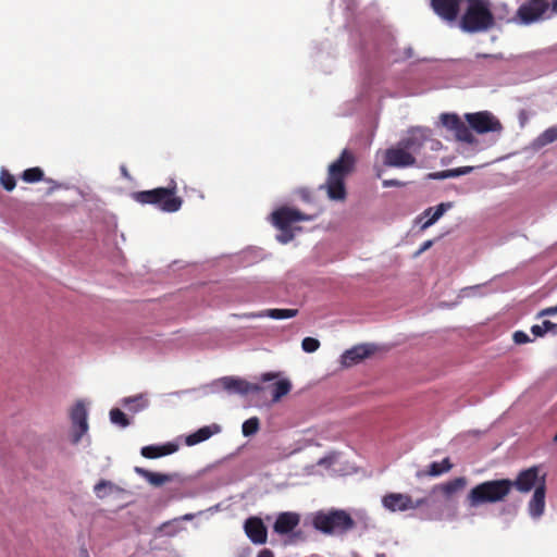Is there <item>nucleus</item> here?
I'll return each instance as SVG.
<instances>
[{
	"mask_svg": "<svg viewBox=\"0 0 557 557\" xmlns=\"http://www.w3.org/2000/svg\"><path fill=\"white\" fill-rule=\"evenodd\" d=\"M442 125L451 132L455 138L470 145L476 143L471 131L478 134L500 133L503 125L499 120L490 111L466 113L465 120L468 125L456 113H443L440 116Z\"/></svg>",
	"mask_w": 557,
	"mask_h": 557,
	"instance_id": "f257e3e1",
	"label": "nucleus"
},
{
	"mask_svg": "<svg viewBox=\"0 0 557 557\" xmlns=\"http://www.w3.org/2000/svg\"><path fill=\"white\" fill-rule=\"evenodd\" d=\"M356 158L354 153L344 149L341 156L329 165L327 178L321 188H325L332 200H345L347 196L345 181L354 172Z\"/></svg>",
	"mask_w": 557,
	"mask_h": 557,
	"instance_id": "f03ea898",
	"label": "nucleus"
},
{
	"mask_svg": "<svg viewBox=\"0 0 557 557\" xmlns=\"http://www.w3.org/2000/svg\"><path fill=\"white\" fill-rule=\"evenodd\" d=\"M512 491L510 479L484 481L472 487L467 495V503L475 508L484 504H496L506 500Z\"/></svg>",
	"mask_w": 557,
	"mask_h": 557,
	"instance_id": "7ed1b4c3",
	"label": "nucleus"
},
{
	"mask_svg": "<svg viewBox=\"0 0 557 557\" xmlns=\"http://www.w3.org/2000/svg\"><path fill=\"white\" fill-rule=\"evenodd\" d=\"M468 5L461 16L460 27L467 33H482L495 25L488 0H465Z\"/></svg>",
	"mask_w": 557,
	"mask_h": 557,
	"instance_id": "20e7f679",
	"label": "nucleus"
},
{
	"mask_svg": "<svg viewBox=\"0 0 557 557\" xmlns=\"http://www.w3.org/2000/svg\"><path fill=\"white\" fill-rule=\"evenodd\" d=\"M176 182L171 181L166 187L141 190L133 194V199L141 205H152L164 212H176L183 205V199L176 195Z\"/></svg>",
	"mask_w": 557,
	"mask_h": 557,
	"instance_id": "39448f33",
	"label": "nucleus"
},
{
	"mask_svg": "<svg viewBox=\"0 0 557 557\" xmlns=\"http://www.w3.org/2000/svg\"><path fill=\"white\" fill-rule=\"evenodd\" d=\"M354 525L352 518L344 510L319 512L313 518V527L323 533H344Z\"/></svg>",
	"mask_w": 557,
	"mask_h": 557,
	"instance_id": "423d86ee",
	"label": "nucleus"
},
{
	"mask_svg": "<svg viewBox=\"0 0 557 557\" xmlns=\"http://www.w3.org/2000/svg\"><path fill=\"white\" fill-rule=\"evenodd\" d=\"M549 10L548 1L546 0H529L521 4L515 16V21L519 24L530 25L540 20H543Z\"/></svg>",
	"mask_w": 557,
	"mask_h": 557,
	"instance_id": "0eeeda50",
	"label": "nucleus"
},
{
	"mask_svg": "<svg viewBox=\"0 0 557 557\" xmlns=\"http://www.w3.org/2000/svg\"><path fill=\"white\" fill-rule=\"evenodd\" d=\"M383 163L387 168H411L417 165V158L398 141L396 146L384 151Z\"/></svg>",
	"mask_w": 557,
	"mask_h": 557,
	"instance_id": "6e6552de",
	"label": "nucleus"
},
{
	"mask_svg": "<svg viewBox=\"0 0 557 557\" xmlns=\"http://www.w3.org/2000/svg\"><path fill=\"white\" fill-rule=\"evenodd\" d=\"M382 504L385 509L396 512L416 509L428 504V498L413 500L410 495L403 493H388L383 496Z\"/></svg>",
	"mask_w": 557,
	"mask_h": 557,
	"instance_id": "1a4fd4ad",
	"label": "nucleus"
},
{
	"mask_svg": "<svg viewBox=\"0 0 557 557\" xmlns=\"http://www.w3.org/2000/svg\"><path fill=\"white\" fill-rule=\"evenodd\" d=\"M310 220H312L311 215L305 214L298 209L286 206L276 209L271 214V222L278 230H287L296 222Z\"/></svg>",
	"mask_w": 557,
	"mask_h": 557,
	"instance_id": "9d476101",
	"label": "nucleus"
},
{
	"mask_svg": "<svg viewBox=\"0 0 557 557\" xmlns=\"http://www.w3.org/2000/svg\"><path fill=\"white\" fill-rule=\"evenodd\" d=\"M432 132L425 127H412L408 131L407 135L399 140V144L411 151L412 156L421 151L425 143L431 139Z\"/></svg>",
	"mask_w": 557,
	"mask_h": 557,
	"instance_id": "9b49d317",
	"label": "nucleus"
},
{
	"mask_svg": "<svg viewBox=\"0 0 557 557\" xmlns=\"http://www.w3.org/2000/svg\"><path fill=\"white\" fill-rule=\"evenodd\" d=\"M70 418L74 429L72 442L77 444L82 436L88 431L87 409L82 400L76 401L73 406Z\"/></svg>",
	"mask_w": 557,
	"mask_h": 557,
	"instance_id": "f8f14e48",
	"label": "nucleus"
},
{
	"mask_svg": "<svg viewBox=\"0 0 557 557\" xmlns=\"http://www.w3.org/2000/svg\"><path fill=\"white\" fill-rule=\"evenodd\" d=\"M221 384L223 388L230 393L248 395V394H258L263 387L259 384L247 382L246 380L225 376L221 380Z\"/></svg>",
	"mask_w": 557,
	"mask_h": 557,
	"instance_id": "ddd939ff",
	"label": "nucleus"
},
{
	"mask_svg": "<svg viewBox=\"0 0 557 557\" xmlns=\"http://www.w3.org/2000/svg\"><path fill=\"white\" fill-rule=\"evenodd\" d=\"M539 474L540 469L536 466L520 471L516 480H511L512 488L516 487L520 493H529L540 484Z\"/></svg>",
	"mask_w": 557,
	"mask_h": 557,
	"instance_id": "4468645a",
	"label": "nucleus"
},
{
	"mask_svg": "<svg viewBox=\"0 0 557 557\" xmlns=\"http://www.w3.org/2000/svg\"><path fill=\"white\" fill-rule=\"evenodd\" d=\"M245 533L253 544H264L268 539L267 527L258 517H250L244 524Z\"/></svg>",
	"mask_w": 557,
	"mask_h": 557,
	"instance_id": "2eb2a0df",
	"label": "nucleus"
},
{
	"mask_svg": "<svg viewBox=\"0 0 557 557\" xmlns=\"http://www.w3.org/2000/svg\"><path fill=\"white\" fill-rule=\"evenodd\" d=\"M373 352L374 348L371 345H356L342 355L341 362L344 367L349 368L370 357Z\"/></svg>",
	"mask_w": 557,
	"mask_h": 557,
	"instance_id": "dca6fc26",
	"label": "nucleus"
},
{
	"mask_svg": "<svg viewBox=\"0 0 557 557\" xmlns=\"http://www.w3.org/2000/svg\"><path fill=\"white\" fill-rule=\"evenodd\" d=\"M545 495H546V485L545 479L542 478L540 484L534 490V493L529 502L528 509L529 513L533 519H539L545 509Z\"/></svg>",
	"mask_w": 557,
	"mask_h": 557,
	"instance_id": "f3484780",
	"label": "nucleus"
},
{
	"mask_svg": "<svg viewBox=\"0 0 557 557\" xmlns=\"http://www.w3.org/2000/svg\"><path fill=\"white\" fill-rule=\"evenodd\" d=\"M300 522V517L296 512H282L277 516L273 530L278 534H287L292 532Z\"/></svg>",
	"mask_w": 557,
	"mask_h": 557,
	"instance_id": "a211bd4d",
	"label": "nucleus"
},
{
	"mask_svg": "<svg viewBox=\"0 0 557 557\" xmlns=\"http://www.w3.org/2000/svg\"><path fill=\"white\" fill-rule=\"evenodd\" d=\"M177 448V445L173 443H166L164 445H148L141 448L140 454L145 458L156 459L171 455L175 453Z\"/></svg>",
	"mask_w": 557,
	"mask_h": 557,
	"instance_id": "6ab92c4d",
	"label": "nucleus"
},
{
	"mask_svg": "<svg viewBox=\"0 0 557 557\" xmlns=\"http://www.w3.org/2000/svg\"><path fill=\"white\" fill-rule=\"evenodd\" d=\"M451 208L450 202H442L435 208H428L423 215L428 216L429 219L422 224L421 228L426 230L431 225H433L448 209Z\"/></svg>",
	"mask_w": 557,
	"mask_h": 557,
	"instance_id": "aec40b11",
	"label": "nucleus"
},
{
	"mask_svg": "<svg viewBox=\"0 0 557 557\" xmlns=\"http://www.w3.org/2000/svg\"><path fill=\"white\" fill-rule=\"evenodd\" d=\"M135 471L153 486H161L172 480L171 475L169 474L152 472L139 467H136Z\"/></svg>",
	"mask_w": 557,
	"mask_h": 557,
	"instance_id": "412c9836",
	"label": "nucleus"
},
{
	"mask_svg": "<svg viewBox=\"0 0 557 557\" xmlns=\"http://www.w3.org/2000/svg\"><path fill=\"white\" fill-rule=\"evenodd\" d=\"M218 431H219V426H216V425H214V431L211 429V426L200 428L196 432L189 434L186 437L185 443L188 446H194L196 444L207 441Z\"/></svg>",
	"mask_w": 557,
	"mask_h": 557,
	"instance_id": "4be33fe9",
	"label": "nucleus"
},
{
	"mask_svg": "<svg viewBox=\"0 0 557 557\" xmlns=\"http://www.w3.org/2000/svg\"><path fill=\"white\" fill-rule=\"evenodd\" d=\"M467 484V480L463 476L456 478L454 480H450L446 483L436 485L433 488V492L441 491L444 495L450 496L451 494L462 490Z\"/></svg>",
	"mask_w": 557,
	"mask_h": 557,
	"instance_id": "5701e85b",
	"label": "nucleus"
},
{
	"mask_svg": "<svg viewBox=\"0 0 557 557\" xmlns=\"http://www.w3.org/2000/svg\"><path fill=\"white\" fill-rule=\"evenodd\" d=\"M272 401L277 403L282 397L286 396L290 389L292 384L287 379L275 382L272 386Z\"/></svg>",
	"mask_w": 557,
	"mask_h": 557,
	"instance_id": "b1692460",
	"label": "nucleus"
},
{
	"mask_svg": "<svg viewBox=\"0 0 557 557\" xmlns=\"http://www.w3.org/2000/svg\"><path fill=\"white\" fill-rule=\"evenodd\" d=\"M298 314L297 309H267L258 317H268L274 320L290 319Z\"/></svg>",
	"mask_w": 557,
	"mask_h": 557,
	"instance_id": "393cba45",
	"label": "nucleus"
},
{
	"mask_svg": "<svg viewBox=\"0 0 557 557\" xmlns=\"http://www.w3.org/2000/svg\"><path fill=\"white\" fill-rule=\"evenodd\" d=\"M124 405L127 406L131 411L138 412L148 407V399L143 394H139L125 398Z\"/></svg>",
	"mask_w": 557,
	"mask_h": 557,
	"instance_id": "a878e982",
	"label": "nucleus"
},
{
	"mask_svg": "<svg viewBox=\"0 0 557 557\" xmlns=\"http://www.w3.org/2000/svg\"><path fill=\"white\" fill-rule=\"evenodd\" d=\"M557 140V125L545 129L536 139L535 146L539 148L545 147Z\"/></svg>",
	"mask_w": 557,
	"mask_h": 557,
	"instance_id": "bb28decb",
	"label": "nucleus"
},
{
	"mask_svg": "<svg viewBox=\"0 0 557 557\" xmlns=\"http://www.w3.org/2000/svg\"><path fill=\"white\" fill-rule=\"evenodd\" d=\"M21 178L25 183L34 184V183H38L40 181H44L45 180V173H44V170L40 169L39 166L29 168V169H26L22 173Z\"/></svg>",
	"mask_w": 557,
	"mask_h": 557,
	"instance_id": "cd10ccee",
	"label": "nucleus"
},
{
	"mask_svg": "<svg viewBox=\"0 0 557 557\" xmlns=\"http://www.w3.org/2000/svg\"><path fill=\"white\" fill-rule=\"evenodd\" d=\"M531 333L536 337H542L546 333L557 334V324L549 320H545L541 325H532Z\"/></svg>",
	"mask_w": 557,
	"mask_h": 557,
	"instance_id": "c85d7f7f",
	"label": "nucleus"
},
{
	"mask_svg": "<svg viewBox=\"0 0 557 557\" xmlns=\"http://www.w3.org/2000/svg\"><path fill=\"white\" fill-rule=\"evenodd\" d=\"M453 468L449 458H444L442 462H432L429 466L428 473L432 476H438L445 472H448Z\"/></svg>",
	"mask_w": 557,
	"mask_h": 557,
	"instance_id": "c756f323",
	"label": "nucleus"
},
{
	"mask_svg": "<svg viewBox=\"0 0 557 557\" xmlns=\"http://www.w3.org/2000/svg\"><path fill=\"white\" fill-rule=\"evenodd\" d=\"M260 429V420L257 417L247 419L242 425V432L244 436H252Z\"/></svg>",
	"mask_w": 557,
	"mask_h": 557,
	"instance_id": "7c9ffc66",
	"label": "nucleus"
},
{
	"mask_svg": "<svg viewBox=\"0 0 557 557\" xmlns=\"http://www.w3.org/2000/svg\"><path fill=\"white\" fill-rule=\"evenodd\" d=\"M0 184L7 191H12L16 186V181L14 175L8 170L2 169L0 173Z\"/></svg>",
	"mask_w": 557,
	"mask_h": 557,
	"instance_id": "2f4dec72",
	"label": "nucleus"
},
{
	"mask_svg": "<svg viewBox=\"0 0 557 557\" xmlns=\"http://www.w3.org/2000/svg\"><path fill=\"white\" fill-rule=\"evenodd\" d=\"M110 420L112 423L117 424L122 428H126L129 425V420L127 419L126 414L119 408L111 409Z\"/></svg>",
	"mask_w": 557,
	"mask_h": 557,
	"instance_id": "473e14b6",
	"label": "nucleus"
},
{
	"mask_svg": "<svg viewBox=\"0 0 557 557\" xmlns=\"http://www.w3.org/2000/svg\"><path fill=\"white\" fill-rule=\"evenodd\" d=\"M114 488V484L107 480H100L95 486L94 492L98 498H104L107 491L111 492Z\"/></svg>",
	"mask_w": 557,
	"mask_h": 557,
	"instance_id": "72a5a7b5",
	"label": "nucleus"
},
{
	"mask_svg": "<svg viewBox=\"0 0 557 557\" xmlns=\"http://www.w3.org/2000/svg\"><path fill=\"white\" fill-rule=\"evenodd\" d=\"M301 347L306 352H314L320 347V342L313 337H305L301 342Z\"/></svg>",
	"mask_w": 557,
	"mask_h": 557,
	"instance_id": "f704fd0d",
	"label": "nucleus"
},
{
	"mask_svg": "<svg viewBox=\"0 0 557 557\" xmlns=\"http://www.w3.org/2000/svg\"><path fill=\"white\" fill-rule=\"evenodd\" d=\"M461 173L462 172H460V168L448 169V170H444L442 172L434 174V177L442 178V180L449 178V177H458V176H461Z\"/></svg>",
	"mask_w": 557,
	"mask_h": 557,
	"instance_id": "c9c22d12",
	"label": "nucleus"
},
{
	"mask_svg": "<svg viewBox=\"0 0 557 557\" xmlns=\"http://www.w3.org/2000/svg\"><path fill=\"white\" fill-rule=\"evenodd\" d=\"M178 519H174L173 521H166L159 527V531L165 535L173 536L176 533V529L173 528V522Z\"/></svg>",
	"mask_w": 557,
	"mask_h": 557,
	"instance_id": "e433bc0d",
	"label": "nucleus"
},
{
	"mask_svg": "<svg viewBox=\"0 0 557 557\" xmlns=\"http://www.w3.org/2000/svg\"><path fill=\"white\" fill-rule=\"evenodd\" d=\"M282 233L276 236L277 240L282 244H287L294 238V233L292 227L287 230H280Z\"/></svg>",
	"mask_w": 557,
	"mask_h": 557,
	"instance_id": "4c0bfd02",
	"label": "nucleus"
},
{
	"mask_svg": "<svg viewBox=\"0 0 557 557\" xmlns=\"http://www.w3.org/2000/svg\"><path fill=\"white\" fill-rule=\"evenodd\" d=\"M513 341L516 344H525L528 342H530V338L528 336V334H525L524 332L522 331H517L513 333Z\"/></svg>",
	"mask_w": 557,
	"mask_h": 557,
	"instance_id": "58836bf2",
	"label": "nucleus"
},
{
	"mask_svg": "<svg viewBox=\"0 0 557 557\" xmlns=\"http://www.w3.org/2000/svg\"><path fill=\"white\" fill-rule=\"evenodd\" d=\"M382 185L385 188H388V187H403V186H405V183L400 182L398 180H384Z\"/></svg>",
	"mask_w": 557,
	"mask_h": 557,
	"instance_id": "ea45409f",
	"label": "nucleus"
},
{
	"mask_svg": "<svg viewBox=\"0 0 557 557\" xmlns=\"http://www.w3.org/2000/svg\"><path fill=\"white\" fill-rule=\"evenodd\" d=\"M554 314H557V305L554 307H548V308L541 310L537 313V318L545 317V315H554Z\"/></svg>",
	"mask_w": 557,
	"mask_h": 557,
	"instance_id": "a19ab883",
	"label": "nucleus"
},
{
	"mask_svg": "<svg viewBox=\"0 0 557 557\" xmlns=\"http://www.w3.org/2000/svg\"><path fill=\"white\" fill-rule=\"evenodd\" d=\"M276 377H277V373L268 372V373H263L262 374L261 380L263 382H269V381H272V380H274Z\"/></svg>",
	"mask_w": 557,
	"mask_h": 557,
	"instance_id": "79ce46f5",
	"label": "nucleus"
},
{
	"mask_svg": "<svg viewBox=\"0 0 557 557\" xmlns=\"http://www.w3.org/2000/svg\"><path fill=\"white\" fill-rule=\"evenodd\" d=\"M257 557H274V554L271 549L269 548H263L259 552V554L257 555Z\"/></svg>",
	"mask_w": 557,
	"mask_h": 557,
	"instance_id": "37998d69",
	"label": "nucleus"
},
{
	"mask_svg": "<svg viewBox=\"0 0 557 557\" xmlns=\"http://www.w3.org/2000/svg\"><path fill=\"white\" fill-rule=\"evenodd\" d=\"M473 171V166H460L461 175L469 174Z\"/></svg>",
	"mask_w": 557,
	"mask_h": 557,
	"instance_id": "c03bdc74",
	"label": "nucleus"
},
{
	"mask_svg": "<svg viewBox=\"0 0 557 557\" xmlns=\"http://www.w3.org/2000/svg\"><path fill=\"white\" fill-rule=\"evenodd\" d=\"M432 244H433L432 240H426L425 243H423V245L419 249V252H422V251L429 249L432 246Z\"/></svg>",
	"mask_w": 557,
	"mask_h": 557,
	"instance_id": "a18cd8bd",
	"label": "nucleus"
},
{
	"mask_svg": "<svg viewBox=\"0 0 557 557\" xmlns=\"http://www.w3.org/2000/svg\"><path fill=\"white\" fill-rule=\"evenodd\" d=\"M121 173H122V175H123L125 178H128V180L131 178V175H129V173H128V171H127V168H126L125 165H122V166H121Z\"/></svg>",
	"mask_w": 557,
	"mask_h": 557,
	"instance_id": "49530a36",
	"label": "nucleus"
},
{
	"mask_svg": "<svg viewBox=\"0 0 557 557\" xmlns=\"http://www.w3.org/2000/svg\"><path fill=\"white\" fill-rule=\"evenodd\" d=\"M181 519L189 521V520L194 519V515L193 513H186Z\"/></svg>",
	"mask_w": 557,
	"mask_h": 557,
	"instance_id": "de8ad7c7",
	"label": "nucleus"
},
{
	"mask_svg": "<svg viewBox=\"0 0 557 557\" xmlns=\"http://www.w3.org/2000/svg\"><path fill=\"white\" fill-rule=\"evenodd\" d=\"M324 461H325L324 459H321L318 463H319V465H323V463H324Z\"/></svg>",
	"mask_w": 557,
	"mask_h": 557,
	"instance_id": "09e8293b",
	"label": "nucleus"
},
{
	"mask_svg": "<svg viewBox=\"0 0 557 557\" xmlns=\"http://www.w3.org/2000/svg\"><path fill=\"white\" fill-rule=\"evenodd\" d=\"M554 441L557 442V432H556V435L554 436Z\"/></svg>",
	"mask_w": 557,
	"mask_h": 557,
	"instance_id": "8fccbe9b",
	"label": "nucleus"
}]
</instances>
